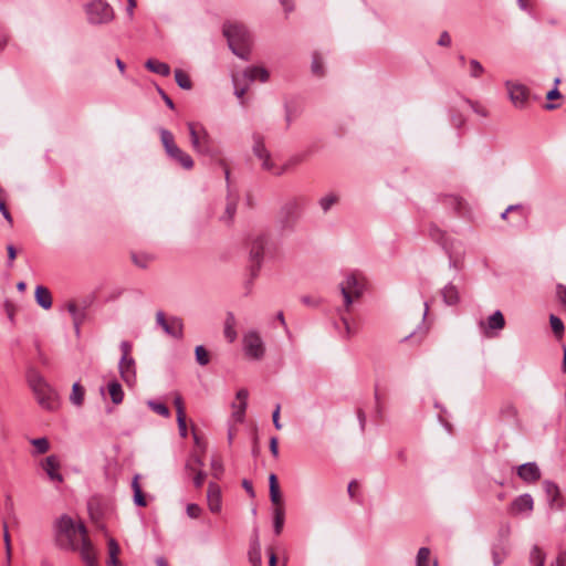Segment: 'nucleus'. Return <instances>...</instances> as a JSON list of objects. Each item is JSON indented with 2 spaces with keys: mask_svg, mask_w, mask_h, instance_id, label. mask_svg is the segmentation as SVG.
<instances>
[{
  "mask_svg": "<svg viewBox=\"0 0 566 566\" xmlns=\"http://www.w3.org/2000/svg\"><path fill=\"white\" fill-rule=\"evenodd\" d=\"M222 33L232 53L242 60H249L253 36L248 27L242 22L227 21L223 23Z\"/></svg>",
  "mask_w": 566,
  "mask_h": 566,
  "instance_id": "nucleus-1",
  "label": "nucleus"
},
{
  "mask_svg": "<svg viewBox=\"0 0 566 566\" xmlns=\"http://www.w3.org/2000/svg\"><path fill=\"white\" fill-rule=\"evenodd\" d=\"M27 379L39 405L46 410L55 409L57 406L56 392L51 388L43 376L35 369H29Z\"/></svg>",
  "mask_w": 566,
  "mask_h": 566,
  "instance_id": "nucleus-2",
  "label": "nucleus"
},
{
  "mask_svg": "<svg viewBox=\"0 0 566 566\" xmlns=\"http://www.w3.org/2000/svg\"><path fill=\"white\" fill-rule=\"evenodd\" d=\"M306 208L304 197H292L287 199L279 211V224L283 232H293L302 219Z\"/></svg>",
  "mask_w": 566,
  "mask_h": 566,
  "instance_id": "nucleus-3",
  "label": "nucleus"
},
{
  "mask_svg": "<svg viewBox=\"0 0 566 566\" xmlns=\"http://www.w3.org/2000/svg\"><path fill=\"white\" fill-rule=\"evenodd\" d=\"M76 525L69 515H62L56 522V543L62 548L77 551Z\"/></svg>",
  "mask_w": 566,
  "mask_h": 566,
  "instance_id": "nucleus-4",
  "label": "nucleus"
},
{
  "mask_svg": "<svg viewBox=\"0 0 566 566\" xmlns=\"http://www.w3.org/2000/svg\"><path fill=\"white\" fill-rule=\"evenodd\" d=\"M252 151L254 156L261 161L262 169L273 174L274 176H282L289 168V164L283 166H276L271 158V153L268 150L264 144V139L261 135H253Z\"/></svg>",
  "mask_w": 566,
  "mask_h": 566,
  "instance_id": "nucleus-5",
  "label": "nucleus"
},
{
  "mask_svg": "<svg viewBox=\"0 0 566 566\" xmlns=\"http://www.w3.org/2000/svg\"><path fill=\"white\" fill-rule=\"evenodd\" d=\"M87 21L94 25L109 23L114 19L113 8L104 0H93L85 7Z\"/></svg>",
  "mask_w": 566,
  "mask_h": 566,
  "instance_id": "nucleus-6",
  "label": "nucleus"
},
{
  "mask_svg": "<svg viewBox=\"0 0 566 566\" xmlns=\"http://www.w3.org/2000/svg\"><path fill=\"white\" fill-rule=\"evenodd\" d=\"M187 127L192 148L198 154H210V136L207 129L202 125H198L191 122L187 124Z\"/></svg>",
  "mask_w": 566,
  "mask_h": 566,
  "instance_id": "nucleus-7",
  "label": "nucleus"
},
{
  "mask_svg": "<svg viewBox=\"0 0 566 566\" xmlns=\"http://www.w3.org/2000/svg\"><path fill=\"white\" fill-rule=\"evenodd\" d=\"M363 287V284L355 274L348 275L346 281L340 284V292L347 308L352 305L354 298L360 297Z\"/></svg>",
  "mask_w": 566,
  "mask_h": 566,
  "instance_id": "nucleus-8",
  "label": "nucleus"
},
{
  "mask_svg": "<svg viewBox=\"0 0 566 566\" xmlns=\"http://www.w3.org/2000/svg\"><path fill=\"white\" fill-rule=\"evenodd\" d=\"M505 86L507 88L509 97L512 102V104L516 108H525L528 103L530 97V91L528 88L520 83H513L511 81H507L505 83Z\"/></svg>",
  "mask_w": 566,
  "mask_h": 566,
  "instance_id": "nucleus-9",
  "label": "nucleus"
},
{
  "mask_svg": "<svg viewBox=\"0 0 566 566\" xmlns=\"http://www.w3.org/2000/svg\"><path fill=\"white\" fill-rule=\"evenodd\" d=\"M238 205H239V195L234 192L232 189H229L226 196V207L223 212L218 217V220L220 223L224 224L226 227H231L234 217L238 211Z\"/></svg>",
  "mask_w": 566,
  "mask_h": 566,
  "instance_id": "nucleus-10",
  "label": "nucleus"
},
{
  "mask_svg": "<svg viewBox=\"0 0 566 566\" xmlns=\"http://www.w3.org/2000/svg\"><path fill=\"white\" fill-rule=\"evenodd\" d=\"M157 324L161 326L166 334L175 337H182L184 324L182 321L178 317H171L169 322L166 319L164 312L158 311L156 313Z\"/></svg>",
  "mask_w": 566,
  "mask_h": 566,
  "instance_id": "nucleus-11",
  "label": "nucleus"
},
{
  "mask_svg": "<svg viewBox=\"0 0 566 566\" xmlns=\"http://www.w3.org/2000/svg\"><path fill=\"white\" fill-rule=\"evenodd\" d=\"M243 344L249 357L260 359L264 355L263 342L255 332L248 333L243 338Z\"/></svg>",
  "mask_w": 566,
  "mask_h": 566,
  "instance_id": "nucleus-12",
  "label": "nucleus"
},
{
  "mask_svg": "<svg viewBox=\"0 0 566 566\" xmlns=\"http://www.w3.org/2000/svg\"><path fill=\"white\" fill-rule=\"evenodd\" d=\"M41 467L46 472L48 476L52 481H56L59 483L63 482V476L59 473L61 463H60L59 458L55 454H51V455L46 457L42 461Z\"/></svg>",
  "mask_w": 566,
  "mask_h": 566,
  "instance_id": "nucleus-13",
  "label": "nucleus"
},
{
  "mask_svg": "<svg viewBox=\"0 0 566 566\" xmlns=\"http://www.w3.org/2000/svg\"><path fill=\"white\" fill-rule=\"evenodd\" d=\"M118 367L125 382L132 385L136 381V365L133 357H122Z\"/></svg>",
  "mask_w": 566,
  "mask_h": 566,
  "instance_id": "nucleus-14",
  "label": "nucleus"
},
{
  "mask_svg": "<svg viewBox=\"0 0 566 566\" xmlns=\"http://www.w3.org/2000/svg\"><path fill=\"white\" fill-rule=\"evenodd\" d=\"M517 475L526 483H533L541 479V471L535 462H527L517 468Z\"/></svg>",
  "mask_w": 566,
  "mask_h": 566,
  "instance_id": "nucleus-15",
  "label": "nucleus"
},
{
  "mask_svg": "<svg viewBox=\"0 0 566 566\" xmlns=\"http://www.w3.org/2000/svg\"><path fill=\"white\" fill-rule=\"evenodd\" d=\"M168 158L177 164H179L184 169H191L193 167L192 158L185 153L178 145L171 148L166 153Z\"/></svg>",
  "mask_w": 566,
  "mask_h": 566,
  "instance_id": "nucleus-16",
  "label": "nucleus"
},
{
  "mask_svg": "<svg viewBox=\"0 0 566 566\" xmlns=\"http://www.w3.org/2000/svg\"><path fill=\"white\" fill-rule=\"evenodd\" d=\"M66 308L72 316L75 334L78 336L81 333V325L86 318V310L85 307H78L73 301L66 304Z\"/></svg>",
  "mask_w": 566,
  "mask_h": 566,
  "instance_id": "nucleus-17",
  "label": "nucleus"
},
{
  "mask_svg": "<svg viewBox=\"0 0 566 566\" xmlns=\"http://www.w3.org/2000/svg\"><path fill=\"white\" fill-rule=\"evenodd\" d=\"M250 243L252 248H265L266 245H274L276 242L270 230L259 229L251 235Z\"/></svg>",
  "mask_w": 566,
  "mask_h": 566,
  "instance_id": "nucleus-18",
  "label": "nucleus"
},
{
  "mask_svg": "<svg viewBox=\"0 0 566 566\" xmlns=\"http://www.w3.org/2000/svg\"><path fill=\"white\" fill-rule=\"evenodd\" d=\"M248 396H249V392L247 389H240L238 392H237V400L239 402H233L232 403V409H233V412H232V417L234 418L235 421L238 422H242L243 419H244V413H245V409H247V400H248Z\"/></svg>",
  "mask_w": 566,
  "mask_h": 566,
  "instance_id": "nucleus-19",
  "label": "nucleus"
},
{
  "mask_svg": "<svg viewBox=\"0 0 566 566\" xmlns=\"http://www.w3.org/2000/svg\"><path fill=\"white\" fill-rule=\"evenodd\" d=\"M208 506L211 512L218 513L221 510V490L214 482H210L207 491Z\"/></svg>",
  "mask_w": 566,
  "mask_h": 566,
  "instance_id": "nucleus-20",
  "label": "nucleus"
},
{
  "mask_svg": "<svg viewBox=\"0 0 566 566\" xmlns=\"http://www.w3.org/2000/svg\"><path fill=\"white\" fill-rule=\"evenodd\" d=\"M481 327L485 335H491V331H501L504 328L505 319L501 311H495L489 318L488 323L481 322Z\"/></svg>",
  "mask_w": 566,
  "mask_h": 566,
  "instance_id": "nucleus-21",
  "label": "nucleus"
},
{
  "mask_svg": "<svg viewBox=\"0 0 566 566\" xmlns=\"http://www.w3.org/2000/svg\"><path fill=\"white\" fill-rule=\"evenodd\" d=\"M241 76L251 84L255 80H260L263 83L266 82L270 74L268 70L262 66H249L242 72Z\"/></svg>",
  "mask_w": 566,
  "mask_h": 566,
  "instance_id": "nucleus-22",
  "label": "nucleus"
},
{
  "mask_svg": "<svg viewBox=\"0 0 566 566\" xmlns=\"http://www.w3.org/2000/svg\"><path fill=\"white\" fill-rule=\"evenodd\" d=\"M533 510V499L530 494H522L517 496L510 506L512 514H520L522 512Z\"/></svg>",
  "mask_w": 566,
  "mask_h": 566,
  "instance_id": "nucleus-23",
  "label": "nucleus"
},
{
  "mask_svg": "<svg viewBox=\"0 0 566 566\" xmlns=\"http://www.w3.org/2000/svg\"><path fill=\"white\" fill-rule=\"evenodd\" d=\"M130 259L136 266L145 269L151 261L155 260V254L148 252L147 250H133L130 253Z\"/></svg>",
  "mask_w": 566,
  "mask_h": 566,
  "instance_id": "nucleus-24",
  "label": "nucleus"
},
{
  "mask_svg": "<svg viewBox=\"0 0 566 566\" xmlns=\"http://www.w3.org/2000/svg\"><path fill=\"white\" fill-rule=\"evenodd\" d=\"M78 549L81 553V557L86 566H98L96 554L91 541H85V543H82Z\"/></svg>",
  "mask_w": 566,
  "mask_h": 566,
  "instance_id": "nucleus-25",
  "label": "nucleus"
},
{
  "mask_svg": "<svg viewBox=\"0 0 566 566\" xmlns=\"http://www.w3.org/2000/svg\"><path fill=\"white\" fill-rule=\"evenodd\" d=\"M35 301L43 310H49L52 307V295L49 289L42 285H38L35 289Z\"/></svg>",
  "mask_w": 566,
  "mask_h": 566,
  "instance_id": "nucleus-26",
  "label": "nucleus"
},
{
  "mask_svg": "<svg viewBox=\"0 0 566 566\" xmlns=\"http://www.w3.org/2000/svg\"><path fill=\"white\" fill-rule=\"evenodd\" d=\"M145 67L156 74L161 76H168L170 74V66L155 59H148L145 63Z\"/></svg>",
  "mask_w": 566,
  "mask_h": 566,
  "instance_id": "nucleus-27",
  "label": "nucleus"
},
{
  "mask_svg": "<svg viewBox=\"0 0 566 566\" xmlns=\"http://www.w3.org/2000/svg\"><path fill=\"white\" fill-rule=\"evenodd\" d=\"M108 546V566H122L120 560L118 559V555L120 553V548L118 543L114 538H109L107 542Z\"/></svg>",
  "mask_w": 566,
  "mask_h": 566,
  "instance_id": "nucleus-28",
  "label": "nucleus"
},
{
  "mask_svg": "<svg viewBox=\"0 0 566 566\" xmlns=\"http://www.w3.org/2000/svg\"><path fill=\"white\" fill-rule=\"evenodd\" d=\"M248 556H249V560L252 564V566H261V564H262L261 545H260L258 538H254L251 542Z\"/></svg>",
  "mask_w": 566,
  "mask_h": 566,
  "instance_id": "nucleus-29",
  "label": "nucleus"
},
{
  "mask_svg": "<svg viewBox=\"0 0 566 566\" xmlns=\"http://www.w3.org/2000/svg\"><path fill=\"white\" fill-rule=\"evenodd\" d=\"M235 324L237 321L233 313H227L224 322V336L230 343L234 342L237 338Z\"/></svg>",
  "mask_w": 566,
  "mask_h": 566,
  "instance_id": "nucleus-30",
  "label": "nucleus"
},
{
  "mask_svg": "<svg viewBox=\"0 0 566 566\" xmlns=\"http://www.w3.org/2000/svg\"><path fill=\"white\" fill-rule=\"evenodd\" d=\"M442 296L448 305H455L460 300L458 289L452 284L444 286L442 290Z\"/></svg>",
  "mask_w": 566,
  "mask_h": 566,
  "instance_id": "nucleus-31",
  "label": "nucleus"
},
{
  "mask_svg": "<svg viewBox=\"0 0 566 566\" xmlns=\"http://www.w3.org/2000/svg\"><path fill=\"white\" fill-rule=\"evenodd\" d=\"M430 237L441 248H447L448 245H452L453 244V242H451L449 240V237L442 230H440L437 227L430 228Z\"/></svg>",
  "mask_w": 566,
  "mask_h": 566,
  "instance_id": "nucleus-32",
  "label": "nucleus"
},
{
  "mask_svg": "<svg viewBox=\"0 0 566 566\" xmlns=\"http://www.w3.org/2000/svg\"><path fill=\"white\" fill-rule=\"evenodd\" d=\"M232 82L234 85V95L238 98H242L244 94L247 93L250 83L247 80H243L241 75H233Z\"/></svg>",
  "mask_w": 566,
  "mask_h": 566,
  "instance_id": "nucleus-33",
  "label": "nucleus"
},
{
  "mask_svg": "<svg viewBox=\"0 0 566 566\" xmlns=\"http://www.w3.org/2000/svg\"><path fill=\"white\" fill-rule=\"evenodd\" d=\"M160 135V140L163 144V147L165 149V153L169 151L171 148H174L177 144L175 142V137L172 133L164 127H160L158 129Z\"/></svg>",
  "mask_w": 566,
  "mask_h": 566,
  "instance_id": "nucleus-34",
  "label": "nucleus"
},
{
  "mask_svg": "<svg viewBox=\"0 0 566 566\" xmlns=\"http://www.w3.org/2000/svg\"><path fill=\"white\" fill-rule=\"evenodd\" d=\"M132 488L134 491V503L138 506H146L147 503H146L145 496L142 492L138 474H136L134 476L133 482H132Z\"/></svg>",
  "mask_w": 566,
  "mask_h": 566,
  "instance_id": "nucleus-35",
  "label": "nucleus"
},
{
  "mask_svg": "<svg viewBox=\"0 0 566 566\" xmlns=\"http://www.w3.org/2000/svg\"><path fill=\"white\" fill-rule=\"evenodd\" d=\"M108 392L112 398V401L115 405H118L123 401L124 392H123L120 384H118L117 381H113V382L108 384Z\"/></svg>",
  "mask_w": 566,
  "mask_h": 566,
  "instance_id": "nucleus-36",
  "label": "nucleus"
},
{
  "mask_svg": "<svg viewBox=\"0 0 566 566\" xmlns=\"http://www.w3.org/2000/svg\"><path fill=\"white\" fill-rule=\"evenodd\" d=\"M84 395H85L84 388L78 382H75L72 387L70 400L75 406H82V403L84 401Z\"/></svg>",
  "mask_w": 566,
  "mask_h": 566,
  "instance_id": "nucleus-37",
  "label": "nucleus"
},
{
  "mask_svg": "<svg viewBox=\"0 0 566 566\" xmlns=\"http://www.w3.org/2000/svg\"><path fill=\"white\" fill-rule=\"evenodd\" d=\"M311 71L315 76L322 77L325 74L322 56L315 52L312 56Z\"/></svg>",
  "mask_w": 566,
  "mask_h": 566,
  "instance_id": "nucleus-38",
  "label": "nucleus"
},
{
  "mask_svg": "<svg viewBox=\"0 0 566 566\" xmlns=\"http://www.w3.org/2000/svg\"><path fill=\"white\" fill-rule=\"evenodd\" d=\"M175 81L177 85L182 90H190L192 87L190 77L182 70L175 71Z\"/></svg>",
  "mask_w": 566,
  "mask_h": 566,
  "instance_id": "nucleus-39",
  "label": "nucleus"
},
{
  "mask_svg": "<svg viewBox=\"0 0 566 566\" xmlns=\"http://www.w3.org/2000/svg\"><path fill=\"white\" fill-rule=\"evenodd\" d=\"M544 489H545L547 497L549 499V504H551V506H553V504L556 502V500L559 496V489L554 482H551V481L544 482Z\"/></svg>",
  "mask_w": 566,
  "mask_h": 566,
  "instance_id": "nucleus-40",
  "label": "nucleus"
},
{
  "mask_svg": "<svg viewBox=\"0 0 566 566\" xmlns=\"http://www.w3.org/2000/svg\"><path fill=\"white\" fill-rule=\"evenodd\" d=\"M500 415L503 419L517 421V410L512 403L503 405Z\"/></svg>",
  "mask_w": 566,
  "mask_h": 566,
  "instance_id": "nucleus-41",
  "label": "nucleus"
},
{
  "mask_svg": "<svg viewBox=\"0 0 566 566\" xmlns=\"http://www.w3.org/2000/svg\"><path fill=\"white\" fill-rule=\"evenodd\" d=\"M337 201L338 197L335 193H328L319 199L318 205L324 212H327Z\"/></svg>",
  "mask_w": 566,
  "mask_h": 566,
  "instance_id": "nucleus-42",
  "label": "nucleus"
},
{
  "mask_svg": "<svg viewBox=\"0 0 566 566\" xmlns=\"http://www.w3.org/2000/svg\"><path fill=\"white\" fill-rule=\"evenodd\" d=\"M284 524V511L282 507H276L274 510V532L276 535H280Z\"/></svg>",
  "mask_w": 566,
  "mask_h": 566,
  "instance_id": "nucleus-43",
  "label": "nucleus"
},
{
  "mask_svg": "<svg viewBox=\"0 0 566 566\" xmlns=\"http://www.w3.org/2000/svg\"><path fill=\"white\" fill-rule=\"evenodd\" d=\"M147 405L149 406V408L157 412L158 415L165 417V418H168L170 416V411L168 409V407L165 405V403H161V402H157V401H154V400H149L147 402Z\"/></svg>",
  "mask_w": 566,
  "mask_h": 566,
  "instance_id": "nucleus-44",
  "label": "nucleus"
},
{
  "mask_svg": "<svg viewBox=\"0 0 566 566\" xmlns=\"http://www.w3.org/2000/svg\"><path fill=\"white\" fill-rule=\"evenodd\" d=\"M549 323H551V327H552L554 334L557 337H562L563 333H564V324H563L562 319L559 317H557L556 315L552 314L549 316Z\"/></svg>",
  "mask_w": 566,
  "mask_h": 566,
  "instance_id": "nucleus-45",
  "label": "nucleus"
},
{
  "mask_svg": "<svg viewBox=\"0 0 566 566\" xmlns=\"http://www.w3.org/2000/svg\"><path fill=\"white\" fill-rule=\"evenodd\" d=\"M470 76L473 78L480 77L484 73L483 65L475 59L469 61Z\"/></svg>",
  "mask_w": 566,
  "mask_h": 566,
  "instance_id": "nucleus-46",
  "label": "nucleus"
},
{
  "mask_svg": "<svg viewBox=\"0 0 566 566\" xmlns=\"http://www.w3.org/2000/svg\"><path fill=\"white\" fill-rule=\"evenodd\" d=\"M531 562L534 566H544L545 555L537 546H534L531 552Z\"/></svg>",
  "mask_w": 566,
  "mask_h": 566,
  "instance_id": "nucleus-47",
  "label": "nucleus"
},
{
  "mask_svg": "<svg viewBox=\"0 0 566 566\" xmlns=\"http://www.w3.org/2000/svg\"><path fill=\"white\" fill-rule=\"evenodd\" d=\"M195 354L199 365L206 366L209 363V354L202 345L196 347Z\"/></svg>",
  "mask_w": 566,
  "mask_h": 566,
  "instance_id": "nucleus-48",
  "label": "nucleus"
},
{
  "mask_svg": "<svg viewBox=\"0 0 566 566\" xmlns=\"http://www.w3.org/2000/svg\"><path fill=\"white\" fill-rule=\"evenodd\" d=\"M430 549L421 547L417 554V566H429Z\"/></svg>",
  "mask_w": 566,
  "mask_h": 566,
  "instance_id": "nucleus-49",
  "label": "nucleus"
},
{
  "mask_svg": "<svg viewBox=\"0 0 566 566\" xmlns=\"http://www.w3.org/2000/svg\"><path fill=\"white\" fill-rule=\"evenodd\" d=\"M31 443L35 447L36 452L43 454L50 449V443L46 438H36L31 440Z\"/></svg>",
  "mask_w": 566,
  "mask_h": 566,
  "instance_id": "nucleus-50",
  "label": "nucleus"
},
{
  "mask_svg": "<svg viewBox=\"0 0 566 566\" xmlns=\"http://www.w3.org/2000/svg\"><path fill=\"white\" fill-rule=\"evenodd\" d=\"M211 471H212V475L216 479H220V476H221V474L223 472V464H222L221 459L212 458V460H211Z\"/></svg>",
  "mask_w": 566,
  "mask_h": 566,
  "instance_id": "nucleus-51",
  "label": "nucleus"
},
{
  "mask_svg": "<svg viewBox=\"0 0 566 566\" xmlns=\"http://www.w3.org/2000/svg\"><path fill=\"white\" fill-rule=\"evenodd\" d=\"M197 467L198 468H201L203 467V461L201 460L200 457L198 455H192L190 461H188L186 463V470L190 471V472H193L196 473L198 470H197Z\"/></svg>",
  "mask_w": 566,
  "mask_h": 566,
  "instance_id": "nucleus-52",
  "label": "nucleus"
},
{
  "mask_svg": "<svg viewBox=\"0 0 566 566\" xmlns=\"http://www.w3.org/2000/svg\"><path fill=\"white\" fill-rule=\"evenodd\" d=\"M465 102L471 106L473 112L480 116L486 117L489 115L486 108L480 106L478 103L467 98Z\"/></svg>",
  "mask_w": 566,
  "mask_h": 566,
  "instance_id": "nucleus-53",
  "label": "nucleus"
},
{
  "mask_svg": "<svg viewBox=\"0 0 566 566\" xmlns=\"http://www.w3.org/2000/svg\"><path fill=\"white\" fill-rule=\"evenodd\" d=\"M174 405H175V407H176L177 418H178V417H184V416H186V413H185V407H184V401H182V398H181V396H180V395H176V396H175Z\"/></svg>",
  "mask_w": 566,
  "mask_h": 566,
  "instance_id": "nucleus-54",
  "label": "nucleus"
},
{
  "mask_svg": "<svg viewBox=\"0 0 566 566\" xmlns=\"http://www.w3.org/2000/svg\"><path fill=\"white\" fill-rule=\"evenodd\" d=\"M437 44L440 46H450L451 45V36L448 31H442L440 33Z\"/></svg>",
  "mask_w": 566,
  "mask_h": 566,
  "instance_id": "nucleus-55",
  "label": "nucleus"
},
{
  "mask_svg": "<svg viewBox=\"0 0 566 566\" xmlns=\"http://www.w3.org/2000/svg\"><path fill=\"white\" fill-rule=\"evenodd\" d=\"M297 116L296 111L292 109L289 105H285V122L286 127H290L294 118Z\"/></svg>",
  "mask_w": 566,
  "mask_h": 566,
  "instance_id": "nucleus-56",
  "label": "nucleus"
},
{
  "mask_svg": "<svg viewBox=\"0 0 566 566\" xmlns=\"http://www.w3.org/2000/svg\"><path fill=\"white\" fill-rule=\"evenodd\" d=\"M206 479V473L200 469L195 473L193 484L197 489L201 488Z\"/></svg>",
  "mask_w": 566,
  "mask_h": 566,
  "instance_id": "nucleus-57",
  "label": "nucleus"
},
{
  "mask_svg": "<svg viewBox=\"0 0 566 566\" xmlns=\"http://www.w3.org/2000/svg\"><path fill=\"white\" fill-rule=\"evenodd\" d=\"M270 499L274 505L280 507V505L282 504V496H281L280 489L270 490Z\"/></svg>",
  "mask_w": 566,
  "mask_h": 566,
  "instance_id": "nucleus-58",
  "label": "nucleus"
},
{
  "mask_svg": "<svg viewBox=\"0 0 566 566\" xmlns=\"http://www.w3.org/2000/svg\"><path fill=\"white\" fill-rule=\"evenodd\" d=\"M201 513V509L199 505L197 504H188L187 506V514L192 517V518H196L200 515Z\"/></svg>",
  "mask_w": 566,
  "mask_h": 566,
  "instance_id": "nucleus-59",
  "label": "nucleus"
},
{
  "mask_svg": "<svg viewBox=\"0 0 566 566\" xmlns=\"http://www.w3.org/2000/svg\"><path fill=\"white\" fill-rule=\"evenodd\" d=\"M179 433L182 438L187 437V424H186V416L177 418Z\"/></svg>",
  "mask_w": 566,
  "mask_h": 566,
  "instance_id": "nucleus-60",
  "label": "nucleus"
},
{
  "mask_svg": "<svg viewBox=\"0 0 566 566\" xmlns=\"http://www.w3.org/2000/svg\"><path fill=\"white\" fill-rule=\"evenodd\" d=\"M280 410H281V406L276 405V407L273 411V415H272L273 424H274L275 429H277V430L282 429V424L280 422Z\"/></svg>",
  "mask_w": 566,
  "mask_h": 566,
  "instance_id": "nucleus-61",
  "label": "nucleus"
},
{
  "mask_svg": "<svg viewBox=\"0 0 566 566\" xmlns=\"http://www.w3.org/2000/svg\"><path fill=\"white\" fill-rule=\"evenodd\" d=\"M157 92L161 96V98L165 102V104L170 109H174L175 108V104H174L172 99L164 92V90L161 87L157 86Z\"/></svg>",
  "mask_w": 566,
  "mask_h": 566,
  "instance_id": "nucleus-62",
  "label": "nucleus"
},
{
  "mask_svg": "<svg viewBox=\"0 0 566 566\" xmlns=\"http://www.w3.org/2000/svg\"><path fill=\"white\" fill-rule=\"evenodd\" d=\"M556 289L559 302L563 304V306L566 307V286L563 284H558Z\"/></svg>",
  "mask_w": 566,
  "mask_h": 566,
  "instance_id": "nucleus-63",
  "label": "nucleus"
},
{
  "mask_svg": "<svg viewBox=\"0 0 566 566\" xmlns=\"http://www.w3.org/2000/svg\"><path fill=\"white\" fill-rule=\"evenodd\" d=\"M552 566H566V552L560 553Z\"/></svg>",
  "mask_w": 566,
  "mask_h": 566,
  "instance_id": "nucleus-64",
  "label": "nucleus"
}]
</instances>
